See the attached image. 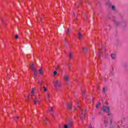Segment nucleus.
<instances>
[{
	"label": "nucleus",
	"mask_w": 128,
	"mask_h": 128,
	"mask_svg": "<svg viewBox=\"0 0 128 128\" xmlns=\"http://www.w3.org/2000/svg\"><path fill=\"white\" fill-rule=\"evenodd\" d=\"M33 102H34V104H40V98L38 96H35V98H33Z\"/></svg>",
	"instance_id": "39448f33"
},
{
	"label": "nucleus",
	"mask_w": 128,
	"mask_h": 128,
	"mask_svg": "<svg viewBox=\"0 0 128 128\" xmlns=\"http://www.w3.org/2000/svg\"><path fill=\"white\" fill-rule=\"evenodd\" d=\"M106 90H107L106 88H105V87L103 88V91L104 92H106Z\"/></svg>",
	"instance_id": "c85d7f7f"
},
{
	"label": "nucleus",
	"mask_w": 128,
	"mask_h": 128,
	"mask_svg": "<svg viewBox=\"0 0 128 128\" xmlns=\"http://www.w3.org/2000/svg\"><path fill=\"white\" fill-rule=\"evenodd\" d=\"M84 112H88V110L87 109H85V110H84Z\"/></svg>",
	"instance_id": "e433bc0d"
},
{
	"label": "nucleus",
	"mask_w": 128,
	"mask_h": 128,
	"mask_svg": "<svg viewBox=\"0 0 128 128\" xmlns=\"http://www.w3.org/2000/svg\"><path fill=\"white\" fill-rule=\"evenodd\" d=\"M15 38H16V39L18 38V35H16L15 36Z\"/></svg>",
	"instance_id": "f704fd0d"
},
{
	"label": "nucleus",
	"mask_w": 128,
	"mask_h": 128,
	"mask_svg": "<svg viewBox=\"0 0 128 128\" xmlns=\"http://www.w3.org/2000/svg\"><path fill=\"white\" fill-rule=\"evenodd\" d=\"M114 22L116 26H118L120 25V22L118 20H114Z\"/></svg>",
	"instance_id": "f8f14e48"
},
{
	"label": "nucleus",
	"mask_w": 128,
	"mask_h": 128,
	"mask_svg": "<svg viewBox=\"0 0 128 128\" xmlns=\"http://www.w3.org/2000/svg\"><path fill=\"white\" fill-rule=\"evenodd\" d=\"M105 104H108V102H105Z\"/></svg>",
	"instance_id": "37998d69"
},
{
	"label": "nucleus",
	"mask_w": 128,
	"mask_h": 128,
	"mask_svg": "<svg viewBox=\"0 0 128 128\" xmlns=\"http://www.w3.org/2000/svg\"><path fill=\"white\" fill-rule=\"evenodd\" d=\"M58 74V72L56 71H54V76H56Z\"/></svg>",
	"instance_id": "c756f323"
},
{
	"label": "nucleus",
	"mask_w": 128,
	"mask_h": 128,
	"mask_svg": "<svg viewBox=\"0 0 128 128\" xmlns=\"http://www.w3.org/2000/svg\"><path fill=\"white\" fill-rule=\"evenodd\" d=\"M39 74H40V76H44V71L42 70V68H40L38 70Z\"/></svg>",
	"instance_id": "ddd939ff"
},
{
	"label": "nucleus",
	"mask_w": 128,
	"mask_h": 128,
	"mask_svg": "<svg viewBox=\"0 0 128 128\" xmlns=\"http://www.w3.org/2000/svg\"><path fill=\"white\" fill-rule=\"evenodd\" d=\"M43 88H44V92H47L48 91V89L46 88L44 86H43Z\"/></svg>",
	"instance_id": "a878e982"
},
{
	"label": "nucleus",
	"mask_w": 128,
	"mask_h": 128,
	"mask_svg": "<svg viewBox=\"0 0 128 128\" xmlns=\"http://www.w3.org/2000/svg\"><path fill=\"white\" fill-rule=\"evenodd\" d=\"M28 98H30V96H28Z\"/></svg>",
	"instance_id": "a18cd8bd"
},
{
	"label": "nucleus",
	"mask_w": 128,
	"mask_h": 128,
	"mask_svg": "<svg viewBox=\"0 0 128 128\" xmlns=\"http://www.w3.org/2000/svg\"><path fill=\"white\" fill-rule=\"evenodd\" d=\"M68 110H72V104L70 103L66 106Z\"/></svg>",
	"instance_id": "6e6552de"
},
{
	"label": "nucleus",
	"mask_w": 128,
	"mask_h": 128,
	"mask_svg": "<svg viewBox=\"0 0 128 128\" xmlns=\"http://www.w3.org/2000/svg\"><path fill=\"white\" fill-rule=\"evenodd\" d=\"M38 22H42V17L39 16L38 18H36Z\"/></svg>",
	"instance_id": "f3484780"
},
{
	"label": "nucleus",
	"mask_w": 128,
	"mask_h": 128,
	"mask_svg": "<svg viewBox=\"0 0 128 128\" xmlns=\"http://www.w3.org/2000/svg\"><path fill=\"white\" fill-rule=\"evenodd\" d=\"M89 128H93L92 126L90 125V126H89Z\"/></svg>",
	"instance_id": "a19ab883"
},
{
	"label": "nucleus",
	"mask_w": 128,
	"mask_h": 128,
	"mask_svg": "<svg viewBox=\"0 0 128 128\" xmlns=\"http://www.w3.org/2000/svg\"><path fill=\"white\" fill-rule=\"evenodd\" d=\"M70 28H68L67 30V34H70Z\"/></svg>",
	"instance_id": "7c9ffc66"
},
{
	"label": "nucleus",
	"mask_w": 128,
	"mask_h": 128,
	"mask_svg": "<svg viewBox=\"0 0 128 128\" xmlns=\"http://www.w3.org/2000/svg\"><path fill=\"white\" fill-rule=\"evenodd\" d=\"M76 110V107L74 106V110Z\"/></svg>",
	"instance_id": "79ce46f5"
},
{
	"label": "nucleus",
	"mask_w": 128,
	"mask_h": 128,
	"mask_svg": "<svg viewBox=\"0 0 128 128\" xmlns=\"http://www.w3.org/2000/svg\"><path fill=\"white\" fill-rule=\"evenodd\" d=\"M82 50H83L84 52H88V48L84 47L82 48Z\"/></svg>",
	"instance_id": "412c9836"
},
{
	"label": "nucleus",
	"mask_w": 128,
	"mask_h": 128,
	"mask_svg": "<svg viewBox=\"0 0 128 128\" xmlns=\"http://www.w3.org/2000/svg\"><path fill=\"white\" fill-rule=\"evenodd\" d=\"M112 60H116V54H111Z\"/></svg>",
	"instance_id": "a211bd4d"
},
{
	"label": "nucleus",
	"mask_w": 128,
	"mask_h": 128,
	"mask_svg": "<svg viewBox=\"0 0 128 128\" xmlns=\"http://www.w3.org/2000/svg\"><path fill=\"white\" fill-rule=\"evenodd\" d=\"M46 98L48 100L50 96V92H47L45 94Z\"/></svg>",
	"instance_id": "2eb2a0df"
},
{
	"label": "nucleus",
	"mask_w": 128,
	"mask_h": 128,
	"mask_svg": "<svg viewBox=\"0 0 128 128\" xmlns=\"http://www.w3.org/2000/svg\"><path fill=\"white\" fill-rule=\"evenodd\" d=\"M42 82H44V81L42 80H40L38 82V84L40 85L42 84Z\"/></svg>",
	"instance_id": "aec40b11"
},
{
	"label": "nucleus",
	"mask_w": 128,
	"mask_h": 128,
	"mask_svg": "<svg viewBox=\"0 0 128 128\" xmlns=\"http://www.w3.org/2000/svg\"><path fill=\"white\" fill-rule=\"evenodd\" d=\"M124 122V118H123L122 120V122Z\"/></svg>",
	"instance_id": "58836bf2"
},
{
	"label": "nucleus",
	"mask_w": 128,
	"mask_h": 128,
	"mask_svg": "<svg viewBox=\"0 0 128 128\" xmlns=\"http://www.w3.org/2000/svg\"><path fill=\"white\" fill-rule=\"evenodd\" d=\"M64 78L66 82H68V80H70V76L68 74H66L64 76Z\"/></svg>",
	"instance_id": "423d86ee"
},
{
	"label": "nucleus",
	"mask_w": 128,
	"mask_h": 128,
	"mask_svg": "<svg viewBox=\"0 0 128 128\" xmlns=\"http://www.w3.org/2000/svg\"><path fill=\"white\" fill-rule=\"evenodd\" d=\"M86 114L85 112L81 113L80 114V118L81 120H84V118H86Z\"/></svg>",
	"instance_id": "0eeeda50"
},
{
	"label": "nucleus",
	"mask_w": 128,
	"mask_h": 128,
	"mask_svg": "<svg viewBox=\"0 0 128 128\" xmlns=\"http://www.w3.org/2000/svg\"><path fill=\"white\" fill-rule=\"evenodd\" d=\"M76 103L77 104H80V102L78 101H76Z\"/></svg>",
	"instance_id": "ea45409f"
},
{
	"label": "nucleus",
	"mask_w": 128,
	"mask_h": 128,
	"mask_svg": "<svg viewBox=\"0 0 128 128\" xmlns=\"http://www.w3.org/2000/svg\"><path fill=\"white\" fill-rule=\"evenodd\" d=\"M106 6H108V8H112V2H108L106 3Z\"/></svg>",
	"instance_id": "9b49d317"
},
{
	"label": "nucleus",
	"mask_w": 128,
	"mask_h": 128,
	"mask_svg": "<svg viewBox=\"0 0 128 128\" xmlns=\"http://www.w3.org/2000/svg\"><path fill=\"white\" fill-rule=\"evenodd\" d=\"M54 85L55 88H62V81L56 80L54 82Z\"/></svg>",
	"instance_id": "f03ea898"
},
{
	"label": "nucleus",
	"mask_w": 128,
	"mask_h": 128,
	"mask_svg": "<svg viewBox=\"0 0 128 128\" xmlns=\"http://www.w3.org/2000/svg\"><path fill=\"white\" fill-rule=\"evenodd\" d=\"M49 112H54V109L52 108H50V109H49Z\"/></svg>",
	"instance_id": "b1692460"
},
{
	"label": "nucleus",
	"mask_w": 128,
	"mask_h": 128,
	"mask_svg": "<svg viewBox=\"0 0 128 128\" xmlns=\"http://www.w3.org/2000/svg\"><path fill=\"white\" fill-rule=\"evenodd\" d=\"M114 122V119L112 118H109L106 122V124H109L110 128H114V126H112V124Z\"/></svg>",
	"instance_id": "20e7f679"
},
{
	"label": "nucleus",
	"mask_w": 128,
	"mask_h": 128,
	"mask_svg": "<svg viewBox=\"0 0 128 128\" xmlns=\"http://www.w3.org/2000/svg\"><path fill=\"white\" fill-rule=\"evenodd\" d=\"M85 94H86V91L82 90V96H84Z\"/></svg>",
	"instance_id": "bb28decb"
},
{
	"label": "nucleus",
	"mask_w": 128,
	"mask_h": 128,
	"mask_svg": "<svg viewBox=\"0 0 128 128\" xmlns=\"http://www.w3.org/2000/svg\"><path fill=\"white\" fill-rule=\"evenodd\" d=\"M111 9L114 12H116V6H111Z\"/></svg>",
	"instance_id": "4468645a"
},
{
	"label": "nucleus",
	"mask_w": 128,
	"mask_h": 128,
	"mask_svg": "<svg viewBox=\"0 0 128 128\" xmlns=\"http://www.w3.org/2000/svg\"><path fill=\"white\" fill-rule=\"evenodd\" d=\"M69 58L70 59L72 58V54L70 52L69 54Z\"/></svg>",
	"instance_id": "4be33fe9"
},
{
	"label": "nucleus",
	"mask_w": 128,
	"mask_h": 128,
	"mask_svg": "<svg viewBox=\"0 0 128 128\" xmlns=\"http://www.w3.org/2000/svg\"><path fill=\"white\" fill-rule=\"evenodd\" d=\"M64 128H68V125H64Z\"/></svg>",
	"instance_id": "2f4dec72"
},
{
	"label": "nucleus",
	"mask_w": 128,
	"mask_h": 128,
	"mask_svg": "<svg viewBox=\"0 0 128 128\" xmlns=\"http://www.w3.org/2000/svg\"><path fill=\"white\" fill-rule=\"evenodd\" d=\"M111 115H112V113H110V112H108V116H111Z\"/></svg>",
	"instance_id": "4c0bfd02"
},
{
	"label": "nucleus",
	"mask_w": 128,
	"mask_h": 128,
	"mask_svg": "<svg viewBox=\"0 0 128 128\" xmlns=\"http://www.w3.org/2000/svg\"><path fill=\"white\" fill-rule=\"evenodd\" d=\"M78 106V108H80V106Z\"/></svg>",
	"instance_id": "c03bdc74"
},
{
	"label": "nucleus",
	"mask_w": 128,
	"mask_h": 128,
	"mask_svg": "<svg viewBox=\"0 0 128 128\" xmlns=\"http://www.w3.org/2000/svg\"><path fill=\"white\" fill-rule=\"evenodd\" d=\"M30 68L31 70L34 71V78H36L38 76V72H36V68L34 67V64H32L30 65Z\"/></svg>",
	"instance_id": "f257e3e1"
},
{
	"label": "nucleus",
	"mask_w": 128,
	"mask_h": 128,
	"mask_svg": "<svg viewBox=\"0 0 128 128\" xmlns=\"http://www.w3.org/2000/svg\"><path fill=\"white\" fill-rule=\"evenodd\" d=\"M43 122L46 124H48V118H45L43 119Z\"/></svg>",
	"instance_id": "1a4fd4ad"
},
{
	"label": "nucleus",
	"mask_w": 128,
	"mask_h": 128,
	"mask_svg": "<svg viewBox=\"0 0 128 128\" xmlns=\"http://www.w3.org/2000/svg\"><path fill=\"white\" fill-rule=\"evenodd\" d=\"M98 56H99V58H100V52H98Z\"/></svg>",
	"instance_id": "72a5a7b5"
},
{
	"label": "nucleus",
	"mask_w": 128,
	"mask_h": 128,
	"mask_svg": "<svg viewBox=\"0 0 128 128\" xmlns=\"http://www.w3.org/2000/svg\"><path fill=\"white\" fill-rule=\"evenodd\" d=\"M100 106V102H98L96 106V108H98Z\"/></svg>",
	"instance_id": "6ab92c4d"
},
{
	"label": "nucleus",
	"mask_w": 128,
	"mask_h": 128,
	"mask_svg": "<svg viewBox=\"0 0 128 128\" xmlns=\"http://www.w3.org/2000/svg\"><path fill=\"white\" fill-rule=\"evenodd\" d=\"M104 112H110V108L108 106H104L102 108Z\"/></svg>",
	"instance_id": "7ed1b4c3"
},
{
	"label": "nucleus",
	"mask_w": 128,
	"mask_h": 128,
	"mask_svg": "<svg viewBox=\"0 0 128 128\" xmlns=\"http://www.w3.org/2000/svg\"><path fill=\"white\" fill-rule=\"evenodd\" d=\"M32 94H34V89L32 88V90L31 92Z\"/></svg>",
	"instance_id": "5701e85b"
},
{
	"label": "nucleus",
	"mask_w": 128,
	"mask_h": 128,
	"mask_svg": "<svg viewBox=\"0 0 128 128\" xmlns=\"http://www.w3.org/2000/svg\"><path fill=\"white\" fill-rule=\"evenodd\" d=\"M68 70H72V67H70V65H68Z\"/></svg>",
	"instance_id": "c9c22d12"
},
{
	"label": "nucleus",
	"mask_w": 128,
	"mask_h": 128,
	"mask_svg": "<svg viewBox=\"0 0 128 128\" xmlns=\"http://www.w3.org/2000/svg\"><path fill=\"white\" fill-rule=\"evenodd\" d=\"M78 38L80 40H81L82 38V33H80V32H78Z\"/></svg>",
	"instance_id": "9d476101"
},
{
	"label": "nucleus",
	"mask_w": 128,
	"mask_h": 128,
	"mask_svg": "<svg viewBox=\"0 0 128 128\" xmlns=\"http://www.w3.org/2000/svg\"><path fill=\"white\" fill-rule=\"evenodd\" d=\"M14 120H18V116H14Z\"/></svg>",
	"instance_id": "393cba45"
},
{
	"label": "nucleus",
	"mask_w": 128,
	"mask_h": 128,
	"mask_svg": "<svg viewBox=\"0 0 128 128\" xmlns=\"http://www.w3.org/2000/svg\"><path fill=\"white\" fill-rule=\"evenodd\" d=\"M64 42H68V39L66 38H65Z\"/></svg>",
	"instance_id": "473e14b6"
},
{
	"label": "nucleus",
	"mask_w": 128,
	"mask_h": 128,
	"mask_svg": "<svg viewBox=\"0 0 128 128\" xmlns=\"http://www.w3.org/2000/svg\"><path fill=\"white\" fill-rule=\"evenodd\" d=\"M68 126V128H72V122L70 121Z\"/></svg>",
	"instance_id": "dca6fc26"
},
{
	"label": "nucleus",
	"mask_w": 128,
	"mask_h": 128,
	"mask_svg": "<svg viewBox=\"0 0 128 128\" xmlns=\"http://www.w3.org/2000/svg\"><path fill=\"white\" fill-rule=\"evenodd\" d=\"M56 70H60V66H59V65H58V66H56Z\"/></svg>",
	"instance_id": "cd10ccee"
}]
</instances>
